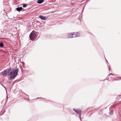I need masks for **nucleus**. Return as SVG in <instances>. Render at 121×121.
<instances>
[{"label": "nucleus", "mask_w": 121, "mask_h": 121, "mask_svg": "<svg viewBox=\"0 0 121 121\" xmlns=\"http://www.w3.org/2000/svg\"><path fill=\"white\" fill-rule=\"evenodd\" d=\"M44 1V0H38L37 3L38 4H40L43 2Z\"/></svg>", "instance_id": "7"}, {"label": "nucleus", "mask_w": 121, "mask_h": 121, "mask_svg": "<svg viewBox=\"0 0 121 121\" xmlns=\"http://www.w3.org/2000/svg\"><path fill=\"white\" fill-rule=\"evenodd\" d=\"M74 37H77L80 36V34L78 32H73Z\"/></svg>", "instance_id": "4"}, {"label": "nucleus", "mask_w": 121, "mask_h": 121, "mask_svg": "<svg viewBox=\"0 0 121 121\" xmlns=\"http://www.w3.org/2000/svg\"><path fill=\"white\" fill-rule=\"evenodd\" d=\"M22 7H19L16 9L18 11H20L22 10Z\"/></svg>", "instance_id": "9"}, {"label": "nucleus", "mask_w": 121, "mask_h": 121, "mask_svg": "<svg viewBox=\"0 0 121 121\" xmlns=\"http://www.w3.org/2000/svg\"><path fill=\"white\" fill-rule=\"evenodd\" d=\"M112 74H110V75H111Z\"/></svg>", "instance_id": "13"}, {"label": "nucleus", "mask_w": 121, "mask_h": 121, "mask_svg": "<svg viewBox=\"0 0 121 121\" xmlns=\"http://www.w3.org/2000/svg\"><path fill=\"white\" fill-rule=\"evenodd\" d=\"M9 71V69H7L5 70H4V71L3 72H2V74L3 75H7V72H8Z\"/></svg>", "instance_id": "6"}, {"label": "nucleus", "mask_w": 121, "mask_h": 121, "mask_svg": "<svg viewBox=\"0 0 121 121\" xmlns=\"http://www.w3.org/2000/svg\"><path fill=\"white\" fill-rule=\"evenodd\" d=\"M18 72L17 69H16V70H13L10 73V74H8L11 75L10 77L9 78V80H11L13 78L14 79L17 76Z\"/></svg>", "instance_id": "1"}, {"label": "nucleus", "mask_w": 121, "mask_h": 121, "mask_svg": "<svg viewBox=\"0 0 121 121\" xmlns=\"http://www.w3.org/2000/svg\"><path fill=\"white\" fill-rule=\"evenodd\" d=\"M73 110L77 114L80 115V114L81 113V110L79 109H73Z\"/></svg>", "instance_id": "5"}, {"label": "nucleus", "mask_w": 121, "mask_h": 121, "mask_svg": "<svg viewBox=\"0 0 121 121\" xmlns=\"http://www.w3.org/2000/svg\"><path fill=\"white\" fill-rule=\"evenodd\" d=\"M37 34L38 32H36L35 31H33L30 35V39L32 41L34 40L36 38Z\"/></svg>", "instance_id": "2"}, {"label": "nucleus", "mask_w": 121, "mask_h": 121, "mask_svg": "<svg viewBox=\"0 0 121 121\" xmlns=\"http://www.w3.org/2000/svg\"><path fill=\"white\" fill-rule=\"evenodd\" d=\"M27 5L26 4H23V6L24 7H26L27 6Z\"/></svg>", "instance_id": "12"}, {"label": "nucleus", "mask_w": 121, "mask_h": 121, "mask_svg": "<svg viewBox=\"0 0 121 121\" xmlns=\"http://www.w3.org/2000/svg\"><path fill=\"white\" fill-rule=\"evenodd\" d=\"M3 44L2 43H0V47H3Z\"/></svg>", "instance_id": "11"}, {"label": "nucleus", "mask_w": 121, "mask_h": 121, "mask_svg": "<svg viewBox=\"0 0 121 121\" xmlns=\"http://www.w3.org/2000/svg\"><path fill=\"white\" fill-rule=\"evenodd\" d=\"M111 114H110V115H111Z\"/></svg>", "instance_id": "14"}, {"label": "nucleus", "mask_w": 121, "mask_h": 121, "mask_svg": "<svg viewBox=\"0 0 121 121\" xmlns=\"http://www.w3.org/2000/svg\"><path fill=\"white\" fill-rule=\"evenodd\" d=\"M67 37L68 38H71L74 37L73 32L68 33L67 34Z\"/></svg>", "instance_id": "3"}, {"label": "nucleus", "mask_w": 121, "mask_h": 121, "mask_svg": "<svg viewBox=\"0 0 121 121\" xmlns=\"http://www.w3.org/2000/svg\"><path fill=\"white\" fill-rule=\"evenodd\" d=\"M10 69H9V71L8 72H7V75H9L8 74H10V73L11 71H10Z\"/></svg>", "instance_id": "10"}, {"label": "nucleus", "mask_w": 121, "mask_h": 121, "mask_svg": "<svg viewBox=\"0 0 121 121\" xmlns=\"http://www.w3.org/2000/svg\"><path fill=\"white\" fill-rule=\"evenodd\" d=\"M39 17L42 20H45L46 18V17L42 16H40Z\"/></svg>", "instance_id": "8"}]
</instances>
